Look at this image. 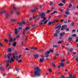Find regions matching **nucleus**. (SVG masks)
Listing matches in <instances>:
<instances>
[{"label": "nucleus", "instance_id": "nucleus-21", "mask_svg": "<svg viewBox=\"0 0 78 78\" xmlns=\"http://www.w3.org/2000/svg\"><path fill=\"white\" fill-rule=\"evenodd\" d=\"M71 7H72V4L70 3L69 5L68 8H71Z\"/></svg>", "mask_w": 78, "mask_h": 78}, {"label": "nucleus", "instance_id": "nucleus-39", "mask_svg": "<svg viewBox=\"0 0 78 78\" xmlns=\"http://www.w3.org/2000/svg\"><path fill=\"white\" fill-rule=\"evenodd\" d=\"M71 26H74V23L72 22V23L71 24Z\"/></svg>", "mask_w": 78, "mask_h": 78}, {"label": "nucleus", "instance_id": "nucleus-13", "mask_svg": "<svg viewBox=\"0 0 78 78\" xmlns=\"http://www.w3.org/2000/svg\"><path fill=\"white\" fill-rule=\"evenodd\" d=\"M40 61L41 62H44V58L40 59Z\"/></svg>", "mask_w": 78, "mask_h": 78}, {"label": "nucleus", "instance_id": "nucleus-62", "mask_svg": "<svg viewBox=\"0 0 78 78\" xmlns=\"http://www.w3.org/2000/svg\"><path fill=\"white\" fill-rule=\"evenodd\" d=\"M60 11H61V12H63V10H62V9H60Z\"/></svg>", "mask_w": 78, "mask_h": 78}, {"label": "nucleus", "instance_id": "nucleus-19", "mask_svg": "<svg viewBox=\"0 0 78 78\" xmlns=\"http://www.w3.org/2000/svg\"><path fill=\"white\" fill-rule=\"evenodd\" d=\"M7 51L9 52H11L12 51V49L11 48H9L8 49Z\"/></svg>", "mask_w": 78, "mask_h": 78}, {"label": "nucleus", "instance_id": "nucleus-33", "mask_svg": "<svg viewBox=\"0 0 78 78\" xmlns=\"http://www.w3.org/2000/svg\"><path fill=\"white\" fill-rule=\"evenodd\" d=\"M16 37L17 39H19V38L20 37V35H17V36H16Z\"/></svg>", "mask_w": 78, "mask_h": 78}, {"label": "nucleus", "instance_id": "nucleus-17", "mask_svg": "<svg viewBox=\"0 0 78 78\" xmlns=\"http://www.w3.org/2000/svg\"><path fill=\"white\" fill-rule=\"evenodd\" d=\"M16 20H17L15 19H12L11 20V22H16Z\"/></svg>", "mask_w": 78, "mask_h": 78}, {"label": "nucleus", "instance_id": "nucleus-22", "mask_svg": "<svg viewBox=\"0 0 78 78\" xmlns=\"http://www.w3.org/2000/svg\"><path fill=\"white\" fill-rule=\"evenodd\" d=\"M16 44H17V43L16 42H14L13 44V47H16Z\"/></svg>", "mask_w": 78, "mask_h": 78}, {"label": "nucleus", "instance_id": "nucleus-61", "mask_svg": "<svg viewBox=\"0 0 78 78\" xmlns=\"http://www.w3.org/2000/svg\"><path fill=\"white\" fill-rule=\"evenodd\" d=\"M16 40V38H14L13 39V41H15Z\"/></svg>", "mask_w": 78, "mask_h": 78}, {"label": "nucleus", "instance_id": "nucleus-47", "mask_svg": "<svg viewBox=\"0 0 78 78\" xmlns=\"http://www.w3.org/2000/svg\"><path fill=\"white\" fill-rule=\"evenodd\" d=\"M16 14H17V15H19V14H20V12L19 11H17L16 12Z\"/></svg>", "mask_w": 78, "mask_h": 78}, {"label": "nucleus", "instance_id": "nucleus-56", "mask_svg": "<svg viewBox=\"0 0 78 78\" xmlns=\"http://www.w3.org/2000/svg\"><path fill=\"white\" fill-rule=\"evenodd\" d=\"M62 16V15H60L58 16V18H60L61 17V16Z\"/></svg>", "mask_w": 78, "mask_h": 78}, {"label": "nucleus", "instance_id": "nucleus-38", "mask_svg": "<svg viewBox=\"0 0 78 78\" xmlns=\"http://www.w3.org/2000/svg\"><path fill=\"white\" fill-rule=\"evenodd\" d=\"M54 36L55 37H57L58 36V34H55Z\"/></svg>", "mask_w": 78, "mask_h": 78}, {"label": "nucleus", "instance_id": "nucleus-40", "mask_svg": "<svg viewBox=\"0 0 78 78\" xmlns=\"http://www.w3.org/2000/svg\"><path fill=\"white\" fill-rule=\"evenodd\" d=\"M52 65L54 67H56V66L55 65V63H53V62H52Z\"/></svg>", "mask_w": 78, "mask_h": 78}, {"label": "nucleus", "instance_id": "nucleus-34", "mask_svg": "<svg viewBox=\"0 0 78 78\" xmlns=\"http://www.w3.org/2000/svg\"><path fill=\"white\" fill-rule=\"evenodd\" d=\"M58 46L57 45H54L53 46V48H57Z\"/></svg>", "mask_w": 78, "mask_h": 78}, {"label": "nucleus", "instance_id": "nucleus-48", "mask_svg": "<svg viewBox=\"0 0 78 78\" xmlns=\"http://www.w3.org/2000/svg\"><path fill=\"white\" fill-rule=\"evenodd\" d=\"M22 62V60H20L18 61V62L19 63Z\"/></svg>", "mask_w": 78, "mask_h": 78}, {"label": "nucleus", "instance_id": "nucleus-35", "mask_svg": "<svg viewBox=\"0 0 78 78\" xmlns=\"http://www.w3.org/2000/svg\"><path fill=\"white\" fill-rule=\"evenodd\" d=\"M76 42H78V37H76Z\"/></svg>", "mask_w": 78, "mask_h": 78}, {"label": "nucleus", "instance_id": "nucleus-64", "mask_svg": "<svg viewBox=\"0 0 78 78\" xmlns=\"http://www.w3.org/2000/svg\"><path fill=\"white\" fill-rule=\"evenodd\" d=\"M36 26V25H35V24H34L33 25H32L31 27H35Z\"/></svg>", "mask_w": 78, "mask_h": 78}, {"label": "nucleus", "instance_id": "nucleus-24", "mask_svg": "<svg viewBox=\"0 0 78 78\" xmlns=\"http://www.w3.org/2000/svg\"><path fill=\"white\" fill-rule=\"evenodd\" d=\"M31 49H33L34 50H37V48H36V47H31Z\"/></svg>", "mask_w": 78, "mask_h": 78}, {"label": "nucleus", "instance_id": "nucleus-60", "mask_svg": "<svg viewBox=\"0 0 78 78\" xmlns=\"http://www.w3.org/2000/svg\"><path fill=\"white\" fill-rule=\"evenodd\" d=\"M76 61L78 62V57L76 58Z\"/></svg>", "mask_w": 78, "mask_h": 78}, {"label": "nucleus", "instance_id": "nucleus-6", "mask_svg": "<svg viewBox=\"0 0 78 78\" xmlns=\"http://www.w3.org/2000/svg\"><path fill=\"white\" fill-rule=\"evenodd\" d=\"M14 31L15 34H18V31H19V29L17 28H15L14 29Z\"/></svg>", "mask_w": 78, "mask_h": 78}, {"label": "nucleus", "instance_id": "nucleus-15", "mask_svg": "<svg viewBox=\"0 0 78 78\" xmlns=\"http://www.w3.org/2000/svg\"><path fill=\"white\" fill-rule=\"evenodd\" d=\"M51 23L52 25H55L56 23V20H54L53 21L51 22Z\"/></svg>", "mask_w": 78, "mask_h": 78}, {"label": "nucleus", "instance_id": "nucleus-42", "mask_svg": "<svg viewBox=\"0 0 78 78\" xmlns=\"http://www.w3.org/2000/svg\"><path fill=\"white\" fill-rule=\"evenodd\" d=\"M13 9L14 10H15V11H16V10H17V8H16V7H13Z\"/></svg>", "mask_w": 78, "mask_h": 78}, {"label": "nucleus", "instance_id": "nucleus-31", "mask_svg": "<svg viewBox=\"0 0 78 78\" xmlns=\"http://www.w3.org/2000/svg\"><path fill=\"white\" fill-rule=\"evenodd\" d=\"M64 41H58L57 42V43L58 44H61V43H62V42H64Z\"/></svg>", "mask_w": 78, "mask_h": 78}, {"label": "nucleus", "instance_id": "nucleus-1", "mask_svg": "<svg viewBox=\"0 0 78 78\" xmlns=\"http://www.w3.org/2000/svg\"><path fill=\"white\" fill-rule=\"evenodd\" d=\"M45 13L44 12L41 13L39 14V17H41V19H43V20L40 21V23L39 24L40 25H42V26H43L44 24H45V23H46L47 22H48V20L45 21L47 18H46V17H45Z\"/></svg>", "mask_w": 78, "mask_h": 78}, {"label": "nucleus", "instance_id": "nucleus-4", "mask_svg": "<svg viewBox=\"0 0 78 78\" xmlns=\"http://www.w3.org/2000/svg\"><path fill=\"white\" fill-rule=\"evenodd\" d=\"M49 51H51V52H53V50H52L51 49H50L49 50V51H47L45 53V57L46 58H48V57H49V54H50Z\"/></svg>", "mask_w": 78, "mask_h": 78}, {"label": "nucleus", "instance_id": "nucleus-55", "mask_svg": "<svg viewBox=\"0 0 78 78\" xmlns=\"http://www.w3.org/2000/svg\"><path fill=\"white\" fill-rule=\"evenodd\" d=\"M50 5H53V2H50Z\"/></svg>", "mask_w": 78, "mask_h": 78}, {"label": "nucleus", "instance_id": "nucleus-41", "mask_svg": "<svg viewBox=\"0 0 78 78\" xmlns=\"http://www.w3.org/2000/svg\"><path fill=\"white\" fill-rule=\"evenodd\" d=\"M61 62H65V60L64 59H63L62 60H61Z\"/></svg>", "mask_w": 78, "mask_h": 78}, {"label": "nucleus", "instance_id": "nucleus-7", "mask_svg": "<svg viewBox=\"0 0 78 78\" xmlns=\"http://www.w3.org/2000/svg\"><path fill=\"white\" fill-rule=\"evenodd\" d=\"M67 25H64L62 26V28L61 29V30L62 31L64 30V29H66V30L67 29Z\"/></svg>", "mask_w": 78, "mask_h": 78}, {"label": "nucleus", "instance_id": "nucleus-8", "mask_svg": "<svg viewBox=\"0 0 78 78\" xmlns=\"http://www.w3.org/2000/svg\"><path fill=\"white\" fill-rule=\"evenodd\" d=\"M69 76L70 77H68L67 78H76V77H75L74 76H73L71 74H69Z\"/></svg>", "mask_w": 78, "mask_h": 78}, {"label": "nucleus", "instance_id": "nucleus-28", "mask_svg": "<svg viewBox=\"0 0 78 78\" xmlns=\"http://www.w3.org/2000/svg\"><path fill=\"white\" fill-rule=\"evenodd\" d=\"M65 13L66 14H67V15H69L70 14L69 12L67 11L65 12Z\"/></svg>", "mask_w": 78, "mask_h": 78}, {"label": "nucleus", "instance_id": "nucleus-57", "mask_svg": "<svg viewBox=\"0 0 78 78\" xmlns=\"http://www.w3.org/2000/svg\"><path fill=\"white\" fill-rule=\"evenodd\" d=\"M19 30H22V28L21 27H19Z\"/></svg>", "mask_w": 78, "mask_h": 78}, {"label": "nucleus", "instance_id": "nucleus-16", "mask_svg": "<svg viewBox=\"0 0 78 78\" xmlns=\"http://www.w3.org/2000/svg\"><path fill=\"white\" fill-rule=\"evenodd\" d=\"M59 32H60L59 31V29H58L56 30L55 33H57V34H59Z\"/></svg>", "mask_w": 78, "mask_h": 78}, {"label": "nucleus", "instance_id": "nucleus-29", "mask_svg": "<svg viewBox=\"0 0 78 78\" xmlns=\"http://www.w3.org/2000/svg\"><path fill=\"white\" fill-rule=\"evenodd\" d=\"M58 5L60 6H63V4L62 3H60L58 4Z\"/></svg>", "mask_w": 78, "mask_h": 78}, {"label": "nucleus", "instance_id": "nucleus-59", "mask_svg": "<svg viewBox=\"0 0 78 78\" xmlns=\"http://www.w3.org/2000/svg\"><path fill=\"white\" fill-rule=\"evenodd\" d=\"M66 11H70V9H69V8H67L66 9Z\"/></svg>", "mask_w": 78, "mask_h": 78}, {"label": "nucleus", "instance_id": "nucleus-20", "mask_svg": "<svg viewBox=\"0 0 78 78\" xmlns=\"http://www.w3.org/2000/svg\"><path fill=\"white\" fill-rule=\"evenodd\" d=\"M55 13H58V11H55L51 13V15H52V14H55Z\"/></svg>", "mask_w": 78, "mask_h": 78}, {"label": "nucleus", "instance_id": "nucleus-11", "mask_svg": "<svg viewBox=\"0 0 78 78\" xmlns=\"http://www.w3.org/2000/svg\"><path fill=\"white\" fill-rule=\"evenodd\" d=\"M12 55V53L8 54L7 55V57L9 59H10L11 58V56Z\"/></svg>", "mask_w": 78, "mask_h": 78}, {"label": "nucleus", "instance_id": "nucleus-52", "mask_svg": "<svg viewBox=\"0 0 78 78\" xmlns=\"http://www.w3.org/2000/svg\"><path fill=\"white\" fill-rule=\"evenodd\" d=\"M51 23V22H49L48 23V25H50Z\"/></svg>", "mask_w": 78, "mask_h": 78}, {"label": "nucleus", "instance_id": "nucleus-46", "mask_svg": "<svg viewBox=\"0 0 78 78\" xmlns=\"http://www.w3.org/2000/svg\"><path fill=\"white\" fill-rule=\"evenodd\" d=\"M8 36L9 38H10L11 37V34H9L8 35Z\"/></svg>", "mask_w": 78, "mask_h": 78}, {"label": "nucleus", "instance_id": "nucleus-45", "mask_svg": "<svg viewBox=\"0 0 78 78\" xmlns=\"http://www.w3.org/2000/svg\"><path fill=\"white\" fill-rule=\"evenodd\" d=\"M4 41L5 42H8V40L7 39H5L4 40Z\"/></svg>", "mask_w": 78, "mask_h": 78}, {"label": "nucleus", "instance_id": "nucleus-26", "mask_svg": "<svg viewBox=\"0 0 78 78\" xmlns=\"http://www.w3.org/2000/svg\"><path fill=\"white\" fill-rule=\"evenodd\" d=\"M60 64L62 67H64V63L61 62L60 63Z\"/></svg>", "mask_w": 78, "mask_h": 78}, {"label": "nucleus", "instance_id": "nucleus-5", "mask_svg": "<svg viewBox=\"0 0 78 78\" xmlns=\"http://www.w3.org/2000/svg\"><path fill=\"white\" fill-rule=\"evenodd\" d=\"M25 21H22V23L18 22V24H19L20 26H22L23 24H25Z\"/></svg>", "mask_w": 78, "mask_h": 78}, {"label": "nucleus", "instance_id": "nucleus-58", "mask_svg": "<svg viewBox=\"0 0 78 78\" xmlns=\"http://www.w3.org/2000/svg\"><path fill=\"white\" fill-rule=\"evenodd\" d=\"M62 78H65V77L63 75L61 76Z\"/></svg>", "mask_w": 78, "mask_h": 78}, {"label": "nucleus", "instance_id": "nucleus-51", "mask_svg": "<svg viewBox=\"0 0 78 78\" xmlns=\"http://www.w3.org/2000/svg\"><path fill=\"white\" fill-rule=\"evenodd\" d=\"M0 45L1 47H3V45L1 43V42H0Z\"/></svg>", "mask_w": 78, "mask_h": 78}, {"label": "nucleus", "instance_id": "nucleus-43", "mask_svg": "<svg viewBox=\"0 0 78 78\" xmlns=\"http://www.w3.org/2000/svg\"><path fill=\"white\" fill-rule=\"evenodd\" d=\"M48 70L49 72H51V68H49L48 69Z\"/></svg>", "mask_w": 78, "mask_h": 78}, {"label": "nucleus", "instance_id": "nucleus-49", "mask_svg": "<svg viewBox=\"0 0 78 78\" xmlns=\"http://www.w3.org/2000/svg\"><path fill=\"white\" fill-rule=\"evenodd\" d=\"M13 13H14V12L12 11L10 12V14H13Z\"/></svg>", "mask_w": 78, "mask_h": 78}, {"label": "nucleus", "instance_id": "nucleus-27", "mask_svg": "<svg viewBox=\"0 0 78 78\" xmlns=\"http://www.w3.org/2000/svg\"><path fill=\"white\" fill-rule=\"evenodd\" d=\"M72 40V38L69 37L68 39V41L69 42L70 41H71Z\"/></svg>", "mask_w": 78, "mask_h": 78}, {"label": "nucleus", "instance_id": "nucleus-37", "mask_svg": "<svg viewBox=\"0 0 78 78\" xmlns=\"http://www.w3.org/2000/svg\"><path fill=\"white\" fill-rule=\"evenodd\" d=\"M31 11H32V12H35L36 10H35V9H32L31 10Z\"/></svg>", "mask_w": 78, "mask_h": 78}, {"label": "nucleus", "instance_id": "nucleus-63", "mask_svg": "<svg viewBox=\"0 0 78 78\" xmlns=\"http://www.w3.org/2000/svg\"><path fill=\"white\" fill-rule=\"evenodd\" d=\"M55 20V22H59V20Z\"/></svg>", "mask_w": 78, "mask_h": 78}, {"label": "nucleus", "instance_id": "nucleus-32", "mask_svg": "<svg viewBox=\"0 0 78 78\" xmlns=\"http://www.w3.org/2000/svg\"><path fill=\"white\" fill-rule=\"evenodd\" d=\"M5 70V67H2L1 70H2V71H3L4 70Z\"/></svg>", "mask_w": 78, "mask_h": 78}, {"label": "nucleus", "instance_id": "nucleus-25", "mask_svg": "<svg viewBox=\"0 0 78 78\" xmlns=\"http://www.w3.org/2000/svg\"><path fill=\"white\" fill-rule=\"evenodd\" d=\"M39 55H34V58H39Z\"/></svg>", "mask_w": 78, "mask_h": 78}, {"label": "nucleus", "instance_id": "nucleus-3", "mask_svg": "<svg viewBox=\"0 0 78 78\" xmlns=\"http://www.w3.org/2000/svg\"><path fill=\"white\" fill-rule=\"evenodd\" d=\"M12 56V57H11V59H10V61L9 60L6 61L7 63H9V62L11 63L12 62L14 61V59H15L16 61H19V57L17 56H16V54L13 53Z\"/></svg>", "mask_w": 78, "mask_h": 78}, {"label": "nucleus", "instance_id": "nucleus-23", "mask_svg": "<svg viewBox=\"0 0 78 78\" xmlns=\"http://www.w3.org/2000/svg\"><path fill=\"white\" fill-rule=\"evenodd\" d=\"M66 34L65 33V32H63V33H61L60 34V36H63V35H64V34Z\"/></svg>", "mask_w": 78, "mask_h": 78}, {"label": "nucleus", "instance_id": "nucleus-44", "mask_svg": "<svg viewBox=\"0 0 78 78\" xmlns=\"http://www.w3.org/2000/svg\"><path fill=\"white\" fill-rule=\"evenodd\" d=\"M73 37H76V35L75 34H73L72 35Z\"/></svg>", "mask_w": 78, "mask_h": 78}, {"label": "nucleus", "instance_id": "nucleus-30", "mask_svg": "<svg viewBox=\"0 0 78 78\" xmlns=\"http://www.w3.org/2000/svg\"><path fill=\"white\" fill-rule=\"evenodd\" d=\"M12 41H13V39L11 38L9 39V42H12Z\"/></svg>", "mask_w": 78, "mask_h": 78}, {"label": "nucleus", "instance_id": "nucleus-2", "mask_svg": "<svg viewBox=\"0 0 78 78\" xmlns=\"http://www.w3.org/2000/svg\"><path fill=\"white\" fill-rule=\"evenodd\" d=\"M34 69L35 70L34 72V74L31 75V76L32 77H35L36 76H41V74L40 73V72H41V69L39 67H37L35 68Z\"/></svg>", "mask_w": 78, "mask_h": 78}, {"label": "nucleus", "instance_id": "nucleus-12", "mask_svg": "<svg viewBox=\"0 0 78 78\" xmlns=\"http://www.w3.org/2000/svg\"><path fill=\"white\" fill-rule=\"evenodd\" d=\"M73 48H71L70 49L67 48V51H69L70 52H72V51H73Z\"/></svg>", "mask_w": 78, "mask_h": 78}, {"label": "nucleus", "instance_id": "nucleus-53", "mask_svg": "<svg viewBox=\"0 0 78 78\" xmlns=\"http://www.w3.org/2000/svg\"><path fill=\"white\" fill-rule=\"evenodd\" d=\"M62 3H66L65 0H62Z\"/></svg>", "mask_w": 78, "mask_h": 78}, {"label": "nucleus", "instance_id": "nucleus-14", "mask_svg": "<svg viewBox=\"0 0 78 78\" xmlns=\"http://www.w3.org/2000/svg\"><path fill=\"white\" fill-rule=\"evenodd\" d=\"M5 12H6V10H4L0 12V14H3V13H5Z\"/></svg>", "mask_w": 78, "mask_h": 78}, {"label": "nucleus", "instance_id": "nucleus-36", "mask_svg": "<svg viewBox=\"0 0 78 78\" xmlns=\"http://www.w3.org/2000/svg\"><path fill=\"white\" fill-rule=\"evenodd\" d=\"M40 56L41 57V58H44V56L43 55H40Z\"/></svg>", "mask_w": 78, "mask_h": 78}, {"label": "nucleus", "instance_id": "nucleus-50", "mask_svg": "<svg viewBox=\"0 0 78 78\" xmlns=\"http://www.w3.org/2000/svg\"><path fill=\"white\" fill-rule=\"evenodd\" d=\"M56 56H59V54H58V53H55Z\"/></svg>", "mask_w": 78, "mask_h": 78}, {"label": "nucleus", "instance_id": "nucleus-9", "mask_svg": "<svg viewBox=\"0 0 78 78\" xmlns=\"http://www.w3.org/2000/svg\"><path fill=\"white\" fill-rule=\"evenodd\" d=\"M30 28V27H28L25 28V29H23V30H24V31H27V30H29Z\"/></svg>", "mask_w": 78, "mask_h": 78}, {"label": "nucleus", "instance_id": "nucleus-10", "mask_svg": "<svg viewBox=\"0 0 78 78\" xmlns=\"http://www.w3.org/2000/svg\"><path fill=\"white\" fill-rule=\"evenodd\" d=\"M60 23H59L58 25H57L56 26V28H60L61 27V26H60Z\"/></svg>", "mask_w": 78, "mask_h": 78}, {"label": "nucleus", "instance_id": "nucleus-18", "mask_svg": "<svg viewBox=\"0 0 78 78\" xmlns=\"http://www.w3.org/2000/svg\"><path fill=\"white\" fill-rule=\"evenodd\" d=\"M6 16L7 17H8L11 16V14H10L7 13L6 14Z\"/></svg>", "mask_w": 78, "mask_h": 78}, {"label": "nucleus", "instance_id": "nucleus-54", "mask_svg": "<svg viewBox=\"0 0 78 78\" xmlns=\"http://www.w3.org/2000/svg\"><path fill=\"white\" fill-rule=\"evenodd\" d=\"M15 69L16 70V71H19V69H17V68L16 67L15 68Z\"/></svg>", "mask_w": 78, "mask_h": 78}]
</instances>
